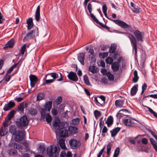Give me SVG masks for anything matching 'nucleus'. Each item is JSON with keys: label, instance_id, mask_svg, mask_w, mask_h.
Returning <instances> with one entry per match:
<instances>
[{"label": "nucleus", "instance_id": "obj_15", "mask_svg": "<svg viewBox=\"0 0 157 157\" xmlns=\"http://www.w3.org/2000/svg\"><path fill=\"white\" fill-rule=\"evenodd\" d=\"M68 130L70 134L74 135L78 132V128L75 126H70L68 128Z\"/></svg>", "mask_w": 157, "mask_h": 157}, {"label": "nucleus", "instance_id": "obj_6", "mask_svg": "<svg viewBox=\"0 0 157 157\" xmlns=\"http://www.w3.org/2000/svg\"><path fill=\"white\" fill-rule=\"evenodd\" d=\"M128 37L130 39L131 44L133 45L132 47L134 50L135 58H136L137 53L136 40L134 36L132 34L129 35Z\"/></svg>", "mask_w": 157, "mask_h": 157}, {"label": "nucleus", "instance_id": "obj_38", "mask_svg": "<svg viewBox=\"0 0 157 157\" xmlns=\"http://www.w3.org/2000/svg\"><path fill=\"white\" fill-rule=\"evenodd\" d=\"M117 48V46L115 44H112L111 47L109 48V52L110 53H114Z\"/></svg>", "mask_w": 157, "mask_h": 157}, {"label": "nucleus", "instance_id": "obj_30", "mask_svg": "<svg viewBox=\"0 0 157 157\" xmlns=\"http://www.w3.org/2000/svg\"><path fill=\"white\" fill-rule=\"evenodd\" d=\"M45 97V94L44 93H40L38 94L36 96V100L38 101L43 100L44 98Z\"/></svg>", "mask_w": 157, "mask_h": 157}, {"label": "nucleus", "instance_id": "obj_26", "mask_svg": "<svg viewBox=\"0 0 157 157\" xmlns=\"http://www.w3.org/2000/svg\"><path fill=\"white\" fill-rule=\"evenodd\" d=\"M60 137H65L68 135V132L65 129L60 130L59 133Z\"/></svg>", "mask_w": 157, "mask_h": 157}, {"label": "nucleus", "instance_id": "obj_21", "mask_svg": "<svg viewBox=\"0 0 157 157\" xmlns=\"http://www.w3.org/2000/svg\"><path fill=\"white\" fill-rule=\"evenodd\" d=\"M27 30H30L33 27V23L32 18H29L27 20Z\"/></svg>", "mask_w": 157, "mask_h": 157}, {"label": "nucleus", "instance_id": "obj_28", "mask_svg": "<svg viewBox=\"0 0 157 157\" xmlns=\"http://www.w3.org/2000/svg\"><path fill=\"white\" fill-rule=\"evenodd\" d=\"M89 71L93 73H95L98 71V68L95 66H90L89 68Z\"/></svg>", "mask_w": 157, "mask_h": 157}, {"label": "nucleus", "instance_id": "obj_36", "mask_svg": "<svg viewBox=\"0 0 157 157\" xmlns=\"http://www.w3.org/2000/svg\"><path fill=\"white\" fill-rule=\"evenodd\" d=\"M59 144L61 147L63 149L65 148V140L63 139H61L59 140Z\"/></svg>", "mask_w": 157, "mask_h": 157}, {"label": "nucleus", "instance_id": "obj_7", "mask_svg": "<svg viewBox=\"0 0 157 157\" xmlns=\"http://www.w3.org/2000/svg\"><path fill=\"white\" fill-rule=\"evenodd\" d=\"M69 144L71 147L73 149L78 148L81 145L80 141L74 139H71L69 141Z\"/></svg>", "mask_w": 157, "mask_h": 157}, {"label": "nucleus", "instance_id": "obj_52", "mask_svg": "<svg viewBox=\"0 0 157 157\" xmlns=\"http://www.w3.org/2000/svg\"><path fill=\"white\" fill-rule=\"evenodd\" d=\"M113 59L111 57H109L105 59V62L108 64H112L113 63Z\"/></svg>", "mask_w": 157, "mask_h": 157}, {"label": "nucleus", "instance_id": "obj_64", "mask_svg": "<svg viewBox=\"0 0 157 157\" xmlns=\"http://www.w3.org/2000/svg\"><path fill=\"white\" fill-rule=\"evenodd\" d=\"M102 10L103 13L107 12V8L105 4L104 5L102 6Z\"/></svg>", "mask_w": 157, "mask_h": 157}, {"label": "nucleus", "instance_id": "obj_57", "mask_svg": "<svg viewBox=\"0 0 157 157\" xmlns=\"http://www.w3.org/2000/svg\"><path fill=\"white\" fill-rule=\"evenodd\" d=\"M94 101L95 102V104L96 105L98 106H101L102 105L99 103L98 100L97 98V97H94Z\"/></svg>", "mask_w": 157, "mask_h": 157}, {"label": "nucleus", "instance_id": "obj_9", "mask_svg": "<svg viewBox=\"0 0 157 157\" xmlns=\"http://www.w3.org/2000/svg\"><path fill=\"white\" fill-rule=\"evenodd\" d=\"M15 140L17 142L22 141L25 137L24 132L22 131L19 130L17 132L16 135Z\"/></svg>", "mask_w": 157, "mask_h": 157}, {"label": "nucleus", "instance_id": "obj_24", "mask_svg": "<svg viewBox=\"0 0 157 157\" xmlns=\"http://www.w3.org/2000/svg\"><path fill=\"white\" fill-rule=\"evenodd\" d=\"M40 7L38 6L37 7L35 15L36 20L37 21H39L40 19Z\"/></svg>", "mask_w": 157, "mask_h": 157}, {"label": "nucleus", "instance_id": "obj_53", "mask_svg": "<svg viewBox=\"0 0 157 157\" xmlns=\"http://www.w3.org/2000/svg\"><path fill=\"white\" fill-rule=\"evenodd\" d=\"M11 76L8 75V74H7L6 73V75L5 76L3 79L6 82H8L10 80Z\"/></svg>", "mask_w": 157, "mask_h": 157}, {"label": "nucleus", "instance_id": "obj_19", "mask_svg": "<svg viewBox=\"0 0 157 157\" xmlns=\"http://www.w3.org/2000/svg\"><path fill=\"white\" fill-rule=\"evenodd\" d=\"M121 129L120 127H116L110 131L112 137H115L119 132Z\"/></svg>", "mask_w": 157, "mask_h": 157}, {"label": "nucleus", "instance_id": "obj_43", "mask_svg": "<svg viewBox=\"0 0 157 157\" xmlns=\"http://www.w3.org/2000/svg\"><path fill=\"white\" fill-rule=\"evenodd\" d=\"M107 76L108 79L111 81H113L114 79V76L111 72H108L107 73Z\"/></svg>", "mask_w": 157, "mask_h": 157}, {"label": "nucleus", "instance_id": "obj_20", "mask_svg": "<svg viewBox=\"0 0 157 157\" xmlns=\"http://www.w3.org/2000/svg\"><path fill=\"white\" fill-rule=\"evenodd\" d=\"M14 44V40L13 39H11L8 41L5 44L4 48L6 49L7 48H12L13 47Z\"/></svg>", "mask_w": 157, "mask_h": 157}, {"label": "nucleus", "instance_id": "obj_16", "mask_svg": "<svg viewBox=\"0 0 157 157\" xmlns=\"http://www.w3.org/2000/svg\"><path fill=\"white\" fill-rule=\"evenodd\" d=\"M111 67L112 70L114 72L117 71L119 69L120 64L117 62H115L112 63Z\"/></svg>", "mask_w": 157, "mask_h": 157}, {"label": "nucleus", "instance_id": "obj_33", "mask_svg": "<svg viewBox=\"0 0 157 157\" xmlns=\"http://www.w3.org/2000/svg\"><path fill=\"white\" fill-rule=\"evenodd\" d=\"M7 129L5 128H1L0 129V136H2L5 135L7 132Z\"/></svg>", "mask_w": 157, "mask_h": 157}, {"label": "nucleus", "instance_id": "obj_37", "mask_svg": "<svg viewBox=\"0 0 157 157\" xmlns=\"http://www.w3.org/2000/svg\"><path fill=\"white\" fill-rule=\"evenodd\" d=\"M20 60H19L18 63L15 64L11 66L10 68L7 71L6 73L7 74H9V73H11L13 70V69L17 65L20 61Z\"/></svg>", "mask_w": 157, "mask_h": 157}, {"label": "nucleus", "instance_id": "obj_46", "mask_svg": "<svg viewBox=\"0 0 157 157\" xmlns=\"http://www.w3.org/2000/svg\"><path fill=\"white\" fill-rule=\"evenodd\" d=\"M112 145L111 143H109L107 145L106 152L108 155L109 154Z\"/></svg>", "mask_w": 157, "mask_h": 157}, {"label": "nucleus", "instance_id": "obj_39", "mask_svg": "<svg viewBox=\"0 0 157 157\" xmlns=\"http://www.w3.org/2000/svg\"><path fill=\"white\" fill-rule=\"evenodd\" d=\"M134 77L133 78V81L134 82L136 83L138 81L139 78V77L138 76L137 72L136 70L134 71Z\"/></svg>", "mask_w": 157, "mask_h": 157}, {"label": "nucleus", "instance_id": "obj_40", "mask_svg": "<svg viewBox=\"0 0 157 157\" xmlns=\"http://www.w3.org/2000/svg\"><path fill=\"white\" fill-rule=\"evenodd\" d=\"M83 80L85 83L86 85L89 86L90 85V83L88 77L87 75H84L83 77Z\"/></svg>", "mask_w": 157, "mask_h": 157}, {"label": "nucleus", "instance_id": "obj_59", "mask_svg": "<svg viewBox=\"0 0 157 157\" xmlns=\"http://www.w3.org/2000/svg\"><path fill=\"white\" fill-rule=\"evenodd\" d=\"M51 113L52 114L53 116L56 115L58 113L57 110L56 109L54 108L52 109Z\"/></svg>", "mask_w": 157, "mask_h": 157}, {"label": "nucleus", "instance_id": "obj_27", "mask_svg": "<svg viewBox=\"0 0 157 157\" xmlns=\"http://www.w3.org/2000/svg\"><path fill=\"white\" fill-rule=\"evenodd\" d=\"M51 77L53 78L54 80L55 79L58 77V75L57 74L55 73H52L49 74H47L45 75V78L46 77Z\"/></svg>", "mask_w": 157, "mask_h": 157}, {"label": "nucleus", "instance_id": "obj_29", "mask_svg": "<svg viewBox=\"0 0 157 157\" xmlns=\"http://www.w3.org/2000/svg\"><path fill=\"white\" fill-rule=\"evenodd\" d=\"M80 121V119L77 118L75 119H73L71 121V124L73 125H78Z\"/></svg>", "mask_w": 157, "mask_h": 157}, {"label": "nucleus", "instance_id": "obj_3", "mask_svg": "<svg viewBox=\"0 0 157 157\" xmlns=\"http://www.w3.org/2000/svg\"><path fill=\"white\" fill-rule=\"evenodd\" d=\"M47 152L49 157H57L59 155L56 146H55L53 148L52 145L48 146L47 148Z\"/></svg>", "mask_w": 157, "mask_h": 157}, {"label": "nucleus", "instance_id": "obj_56", "mask_svg": "<svg viewBox=\"0 0 157 157\" xmlns=\"http://www.w3.org/2000/svg\"><path fill=\"white\" fill-rule=\"evenodd\" d=\"M62 99V97L61 96H59L56 99V102L57 104H59L61 103Z\"/></svg>", "mask_w": 157, "mask_h": 157}, {"label": "nucleus", "instance_id": "obj_62", "mask_svg": "<svg viewBox=\"0 0 157 157\" xmlns=\"http://www.w3.org/2000/svg\"><path fill=\"white\" fill-rule=\"evenodd\" d=\"M101 79L102 82L105 84H106L108 83V80L105 78H102Z\"/></svg>", "mask_w": 157, "mask_h": 157}, {"label": "nucleus", "instance_id": "obj_8", "mask_svg": "<svg viewBox=\"0 0 157 157\" xmlns=\"http://www.w3.org/2000/svg\"><path fill=\"white\" fill-rule=\"evenodd\" d=\"M14 110H11L8 114V116L5 119V122L3 124L4 127H7L10 124V122L9 121H10L13 117L15 113Z\"/></svg>", "mask_w": 157, "mask_h": 157}, {"label": "nucleus", "instance_id": "obj_47", "mask_svg": "<svg viewBox=\"0 0 157 157\" xmlns=\"http://www.w3.org/2000/svg\"><path fill=\"white\" fill-rule=\"evenodd\" d=\"M99 128L100 129V131L101 132V130L104 125V121L103 120V118L102 117H101L99 119Z\"/></svg>", "mask_w": 157, "mask_h": 157}, {"label": "nucleus", "instance_id": "obj_41", "mask_svg": "<svg viewBox=\"0 0 157 157\" xmlns=\"http://www.w3.org/2000/svg\"><path fill=\"white\" fill-rule=\"evenodd\" d=\"M29 45H27V44H25L21 46L20 49V51L21 54L22 55H23L24 54L26 50V47H29Z\"/></svg>", "mask_w": 157, "mask_h": 157}, {"label": "nucleus", "instance_id": "obj_60", "mask_svg": "<svg viewBox=\"0 0 157 157\" xmlns=\"http://www.w3.org/2000/svg\"><path fill=\"white\" fill-rule=\"evenodd\" d=\"M24 107L23 104H20L18 107V111L22 112L24 111Z\"/></svg>", "mask_w": 157, "mask_h": 157}, {"label": "nucleus", "instance_id": "obj_12", "mask_svg": "<svg viewBox=\"0 0 157 157\" xmlns=\"http://www.w3.org/2000/svg\"><path fill=\"white\" fill-rule=\"evenodd\" d=\"M67 76L70 80L74 82H76L78 80V78L76 73L72 71L70 72Z\"/></svg>", "mask_w": 157, "mask_h": 157}, {"label": "nucleus", "instance_id": "obj_42", "mask_svg": "<svg viewBox=\"0 0 157 157\" xmlns=\"http://www.w3.org/2000/svg\"><path fill=\"white\" fill-rule=\"evenodd\" d=\"M38 149L40 153L42 154H43L45 151V147L44 145H40Z\"/></svg>", "mask_w": 157, "mask_h": 157}, {"label": "nucleus", "instance_id": "obj_51", "mask_svg": "<svg viewBox=\"0 0 157 157\" xmlns=\"http://www.w3.org/2000/svg\"><path fill=\"white\" fill-rule=\"evenodd\" d=\"M43 80H45V82L46 84H48L52 83L54 81L53 79H46V78H45V76Z\"/></svg>", "mask_w": 157, "mask_h": 157}, {"label": "nucleus", "instance_id": "obj_50", "mask_svg": "<svg viewBox=\"0 0 157 157\" xmlns=\"http://www.w3.org/2000/svg\"><path fill=\"white\" fill-rule=\"evenodd\" d=\"M87 9L88 10L90 14V17H91V15H94L93 14L91 13V12L92 10V5L90 3H88V6H87Z\"/></svg>", "mask_w": 157, "mask_h": 157}, {"label": "nucleus", "instance_id": "obj_63", "mask_svg": "<svg viewBox=\"0 0 157 157\" xmlns=\"http://www.w3.org/2000/svg\"><path fill=\"white\" fill-rule=\"evenodd\" d=\"M99 65L101 67H105V62L102 60H100L99 62Z\"/></svg>", "mask_w": 157, "mask_h": 157}, {"label": "nucleus", "instance_id": "obj_35", "mask_svg": "<svg viewBox=\"0 0 157 157\" xmlns=\"http://www.w3.org/2000/svg\"><path fill=\"white\" fill-rule=\"evenodd\" d=\"M37 110L36 109L31 108L29 109V113L32 115H35L37 114Z\"/></svg>", "mask_w": 157, "mask_h": 157}, {"label": "nucleus", "instance_id": "obj_2", "mask_svg": "<svg viewBox=\"0 0 157 157\" xmlns=\"http://www.w3.org/2000/svg\"><path fill=\"white\" fill-rule=\"evenodd\" d=\"M52 101H48L46 102L44 105V108L40 109V114L41 118L43 119H44L45 117L46 111L49 112L50 111L52 107Z\"/></svg>", "mask_w": 157, "mask_h": 157}, {"label": "nucleus", "instance_id": "obj_22", "mask_svg": "<svg viewBox=\"0 0 157 157\" xmlns=\"http://www.w3.org/2000/svg\"><path fill=\"white\" fill-rule=\"evenodd\" d=\"M138 85H134L131 89L130 94L131 96L135 95L138 90Z\"/></svg>", "mask_w": 157, "mask_h": 157}, {"label": "nucleus", "instance_id": "obj_1", "mask_svg": "<svg viewBox=\"0 0 157 157\" xmlns=\"http://www.w3.org/2000/svg\"><path fill=\"white\" fill-rule=\"evenodd\" d=\"M38 28L36 26L34 27L32 30H30L26 34L23 39V42H25L29 40L35 39L36 37L38 36Z\"/></svg>", "mask_w": 157, "mask_h": 157}, {"label": "nucleus", "instance_id": "obj_49", "mask_svg": "<svg viewBox=\"0 0 157 157\" xmlns=\"http://www.w3.org/2000/svg\"><path fill=\"white\" fill-rule=\"evenodd\" d=\"M132 11L133 13H138L140 12V10L141 9L138 6H135L133 8Z\"/></svg>", "mask_w": 157, "mask_h": 157}, {"label": "nucleus", "instance_id": "obj_34", "mask_svg": "<svg viewBox=\"0 0 157 157\" xmlns=\"http://www.w3.org/2000/svg\"><path fill=\"white\" fill-rule=\"evenodd\" d=\"M8 153L11 156H16L17 155V150L13 149L9 150L8 151Z\"/></svg>", "mask_w": 157, "mask_h": 157}, {"label": "nucleus", "instance_id": "obj_5", "mask_svg": "<svg viewBox=\"0 0 157 157\" xmlns=\"http://www.w3.org/2000/svg\"><path fill=\"white\" fill-rule=\"evenodd\" d=\"M29 123V121L27 117L25 115H24L21 117L19 119V121L16 122L17 126L21 128L23 127L26 126Z\"/></svg>", "mask_w": 157, "mask_h": 157}, {"label": "nucleus", "instance_id": "obj_14", "mask_svg": "<svg viewBox=\"0 0 157 157\" xmlns=\"http://www.w3.org/2000/svg\"><path fill=\"white\" fill-rule=\"evenodd\" d=\"M123 123L126 126L128 127L132 126L134 124L133 120L130 118L123 119Z\"/></svg>", "mask_w": 157, "mask_h": 157}, {"label": "nucleus", "instance_id": "obj_58", "mask_svg": "<svg viewBox=\"0 0 157 157\" xmlns=\"http://www.w3.org/2000/svg\"><path fill=\"white\" fill-rule=\"evenodd\" d=\"M94 114L95 117H99L101 115L100 112L98 110H96L94 111Z\"/></svg>", "mask_w": 157, "mask_h": 157}, {"label": "nucleus", "instance_id": "obj_31", "mask_svg": "<svg viewBox=\"0 0 157 157\" xmlns=\"http://www.w3.org/2000/svg\"><path fill=\"white\" fill-rule=\"evenodd\" d=\"M91 18L94 20L97 23H98L99 24L100 26H101L103 28H104L105 26V25L103 24L101 22H99L98 20L95 17V16L94 15H91Z\"/></svg>", "mask_w": 157, "mask_h": 157}, {"label": "nucleus", "instance_id": "obj_17", "mask_svg": "<svg viewBox=\"0 0 157 157\" xmlns=\"http://www.w3.org/2000/svg\"><path fill=\"white\" fill-rule=\"evenodd\" d=\"M85 53H80L78 55V59L83 65H84Z\"/></svg>", "mask_w": 157, "mask_h": 157}, {"label": "nucleus", "instance_id": "obj_54", "mask_svg": "<svg viewBox=\"0 0 157 157\" xmlns=\"http://www.w3.org/2000/svg\"><path fill=\"white\" fill-rule=\"evenodd\" d=\"M65 128V123L62 122L61 123L60 122V124L59 125V126L58 127V129L59 130H60L61 129H63Z\"/></svg>", "mask_w": 157, "mask_h": 157}, {"label": "nucleus", "instance_id": "obj_18", "mask_svg": "<svg viewBox=\"0 0 157 157\" xmlns=\"http://www.w3.org/2000/svg\"><path fill=\"white\" fill-rule=\"evenodd\" d=\"M124 101L121 99H118L115 101V105L117 108L123 107Z\"/></svg>", "mask_w": 157, "mask_h": 157}, {"label": "nucleus", "instance_id": "obj_4", "mask_svg": "<svg viewBox=\"0 0 157 157\" xmlns=\"http://www.w3.org/2000/svg\"><path fill=\"white\" fill-rule=\"evenodd\" d=\"M105 16L108 19L113 21L114 23L118 25L123 28H128L129 25L125 22L119 20H113L109 18L107 15V12L103 13Z\"/></svg>", "mask_w": 157, "mask_h": 157}, {"label": "nucleus", "instance_id": "obj_44", "mask_svg": "<svg viewBox=\"0 0 157 157\" xmlns=\"http://www.w3.org/2000/svg\"><path fill=\"white\" fill-rule=\"evenodd\" d=\"M10 146L12 147L18 149V147L19 148H21V145L18 144L16 143H12L10 144Z\"/></svg>", "mask_w": 157, "mask_h": 157}, {"label": "nucleus", "instance_id": "obj_10", "mask_svg": "<svg viewBox=\"0 0 157 157\" xmlns=\"http://www.w3.org/2000/svg\"><path fill=\"white\" fill-rule=\"evenodd\" d=\"M29 78L30 81V86L31 88H33L37 83L38 79L36 76L32 74L29 75Z\"/></svg>", "mask_w": 157, "mask_h": 157}, {"label": "nucleus", "instance_id": "obj_11", "mask_svg": "<svg viewBox=\"0 0 157 157\" xmlns=\"http://www.w3.org/2000/svg\"><path fill=\"white\" fill-rule=\"evenodd\" d=\"M133 33L138 41H143L144 36L143 34L138 30L135 31Z\"/></svg>", "mask_w": 157, "mask_h": 157}, {"label": "nucleus", "instance_id": "obj_45", "mask_svg": "<svg viewBox=\"0 0 157 157\" xmlns=\"http://www.w3.org/2000/svg\"><path fill=\"white\" fill-rule=\"evenodd\" d=\"M46 121L48 123H50L52 120V118L49 113H47L46 116Z\"/></svg>", "mask_w": 157, "mask_h": 157}, {"label": "nucleus", "instance_id": "obj_23", "mask_svg": "<svg viewBox=\"0 0 157 157\" xmlns=\"http://www.w3.org/2000/svg\"><path fill=\"white\" fill-rule=\"evenodd\" d=\"M9 131L13 135H16L17 132L16 128L14 125H11L10 126Z\"/></svg>", "mask_w": 157, "mask_h": 157}, {"label": "nucleus", "instance_id": "obj_32", "mask_svg": "<svg viewBox=\"0 0 157 157\" xmlns=\"http://www.w3.org/2000/svg\"><path fill=\"white\" fill-rule=\"evenodd\" d=\"M60 120L58 118H55L52 122V124L54 127H56L60 124Z\"/></svg>", "mask_w": 157, "mask_h": 157}, {"label": "nucleus", "instance_id": "obj_55", "mask_svg": "<svg viewBox=\"0 0 157 157\" xmlns=\"http://www.w3.org/2000/svg\"><path fill=\"white\" fill-rule=\"evenodd\" d=\"M108 52H104L103 53H99L100 56H101L102 58H104L107 56H108Z\"/></svg>", "mask_w": 157, "mask_h": 157}, {"label": "nucleus", "instance_id": "obj_13", "mask_svg": "<svg viewBox=\"0 0 157 157\" xmlns=\"http://www.w3.org/2000/svg\"><path fill=\"white\" fill-rule=\"evenodd\" d=\"M15 103L14 102L10 101L9 102L4 105L3 109L5 111H8L15 106Z\"/></svg>", "mask_w": 157, "mask_h": 157}, {"label": "nucleus", "instance_id": "obj_61", "mask_svg": "<svg viewBox=\"0 0 157 157\" xmlns=\"http://www.w3.org/2000/svg\"><path fill=\"white\" fill-rule=\"evenodd\" d=\"M120 151V149L119 147H117L116 148L115 151L114 155H118Z\"/></svg>", "mask_w": 157, "mask_h": 157}, {"label": "nucleus", "instance_id": "obj_48", "mask_svg": "<svg viewBox=\"0 0 157 157\" xmlns=\"http://www.w3.org/2000/svg\"><path fill=\"white\" fill-rule=\"evenodd\" d=\"M107 132L108 129L105 126H104L102 130L101 136L103 137H105V135L104 133H107Z\"/></svg>", "mask_w": 157, "mask_h": 157}, {"label": "nucleus", "instance_id": "obj_25", "mask_svg": "<svg viewBox=\"0 0 157 157\" xmlns=\"http://www.w3.org/2000/svg\"><path fill=\"white\" fill-rule=\"evenodd\" d=\"M108 127H110L113 124V118L112 116H109L105 121Z\"/></svg>", "mask_w": 157, "mask_h": 157}]
</instances>
